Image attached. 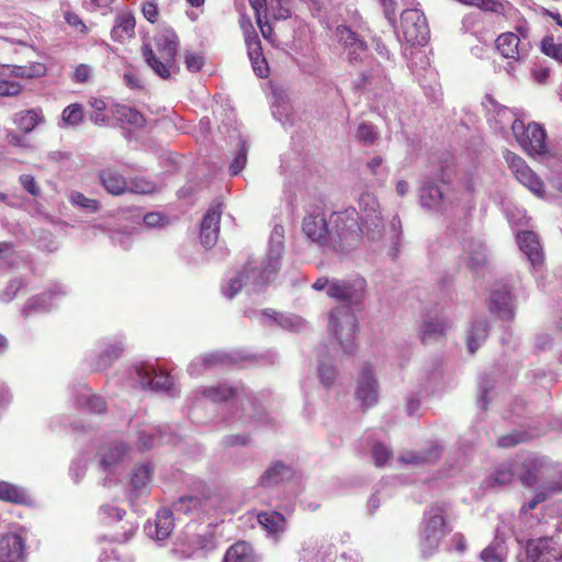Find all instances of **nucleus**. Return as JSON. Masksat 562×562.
<instances>
[{"instance_id": "nucleus-60", "label": "nucleus", "mask_w": 562, "mask_h": 562, "mask_svg": "<svg viewBox=\"0 0 562 562\" xmlns=\"http://www.w3.org/2000/svg\"><path fill=\"white\" fill-rule=\"evenodd\" d=\"M494 387V382L493 380H491L488 376H484L480 380V383H479V391H480V405L483 409L486 408L487 406V393L490 390H492Z\"/></svg>"}, {"instance_id": "nucleus-12", "label": "nucleus", "mask_w": 562, "mask_h": 562, "mask_svg": "<svg viewBox=\"0 0 562 562\" xmlns=\"http://www.w3.org/2000/svg\"><path fill=\"white\" fill-rule=\"evenodd\" d=\"M488 307L503 319H512L515 314L514 296L506 284H496L490 294Z\"/></svg>"}, {"instance_id": "nucleus-7", "label": "nucleus", "mask_w": 562, "mask_h": 562, "mask_svg": "<svg viewBox=\"0 0 562 562\" xmlns=\"http://www.w3.org/2000/svg\"><path fill=\"white\" fill-rule=\"evenodd\" d=\"M512 131L524 148L529 155H541L546 153V132L537 123H530L525 127L522 121L514 120L512 124Z\"/></svg>"}, {"instance_id": "nucleus-61", "label": "nucleus", "mask_w": 562, "mask_h": 562, "mask_svg": "<svg viewBox=\"0 0 562 562\" xmlns=\"http://www.w3.org/2000/svg\"><path fill=\"white\" fill-rule=\"evenodd\" d=\"M142 12L148 22L154 23L158 18V5L154 0H146L142 5Z\"/></svg>"}, {"instance_id": "nucleus-36", "label": "nucleus", "mask_w": 562, "mask_h": 562, "mask_svg": "<svg viewBox=\"0 0 562 562\" xmlns=\"http://www.w3.org/2000/svg\"><path fill=\"white\" fill-rule=\"evenodd\" d=\"M443 379L442 366L439 363L432 364L424 371V385L427 392H435L441 385Z\"/></svg>"}, {"instance_id": "nucleus-51", "label": "nucleus", "mask_w": 562, "mask_h": 562, "mask_svg": "<svg viewBox=\"0 0 562 562\" xmlns=\"http://www.w3.org/2000/svg\"><path fill=\"white\" fill-rule=\"evenodd\" d=\"M495 121L499 124L501 128H505L507 125L512 126L514 120H518L516 113L505 106L495 105Z\"/></svg>"}, {"instance_id": "nucleus-3", "label": "nucleus", "mask_w": 562, "mask_h": 562, "mask_svg": "<svg viewBox=\"0 0 562 562\" xmlns=\"http://www.w3.org/2000/svg\"><path fill=\"white\" fill-rule=\"evenodd\" d=\"M517 477L525 486L538 483L550 493L562 492V471L551 464L547 458L527 456L515 460Z\"/></svg>"}, {"instance_id": "nucleus-47", "label": "nucleus", "mask_w": 562, "mask_h": 562, "mask_svg": "<svg viewBox=\"0 0 562 562\" xmlns=\"http://www.w3.org/2000/svg\"><path fill=\"white\" fill-rule=\"evenodd\" d=\"M317 371L321 383L326 387H330L337 374L334 364L329 361H321Z\"/></svg>"}, {"instance_id": "nucleus-11", "label": "nucleus", "mask_w": 562, "mask_h": 562, "mask_svg": "<svg viewBox=\"0 0 562 562\" xmlns=\"http://www.w3.org/2000/svg\"><path fill=\"white\" fill-rule=\"evenodd\" d=\"M505 160L514 172L516 179L527 187L532 193L538 196L543 195V182L540 178L526 165L524 159L518 155L506 151Z\"/></svg>"}, {"instance_id": "nucleus-58", "label": "nucleus", "mask_w": 562, "mask_h": 562, "mask_svg": "<svg viewBox=\"0 0 562 562\" xmlns=\"http://www.w3.org/2000/svg\"><path fill=\"white\" fill-rule=\"evenodd\" d=\"M19 182L22 188L29 192L33 196H38L41 194V188L35 181L34 177L31 175H21L19 178Z\"/></svg>"}, {"instance_id": "nucleus-46", "label": "nucleus", "mask_w": 562, "mask_h": 562, "mask_svg": "<svg viewBox=\"0 0 562 562\" xmlns=\"http://www.w3.org/2000/svg\"><path fill=\"white\" fill-rule=\"evenodd\" d=\"M63 122L69 126H77L83 120V109L80 104L74 103L66 106L61 114Z\"/></svg>"}, {"instance_id": "nucleus-49", "label": "nucleus", "mask_w": 562, "mask_h": 562, "mask_svg": "<svg viewBox=\"0 0 562 562\" xmlns=\"http://www.w3.org/2000/svg\"><path fill=\"white\" fill-rule=\"evenodd\" d=\"M505 555V550L499 543L488 546L480 554L481 560L484 562H503Z\"/></svg>"}, {"instance_id": "nucleus-42", "label": "nucleus", "mask_w": 562, "mask_h": 562, "mask_svg": "<svg viewBox=\"0 0 562 562\" xmlns=\"http://www.w3.org/2000/svg\"><path fill=\"white\" fill-rule=\"evenodd\" d=\"M123 351V346L121 342H115L110 345L99 356L97 361V369L105 370L108 369L121 355Z\"/></svg>"}, {"instance_id": "nucleus-8", "label": "nucleus", "mask_w": 562, "mask_h": 562, "mask_svg": "<svg viewBox=\"0 0 562 562\" xmlns=\"http://www.w3.org/2000/svg\"><path fill=\"white\" fill-rule=\"evenodd\" d=\"M401 27L405 40L411 44H423L428 38L426 18L418 9H407L402 12Z\"/></svg>"}, {"instance_id": "nucleus-18", "label": "nucleus", "mask_w": 562, "mask_h": 562, "mask_svg": "<svg viewBox=\"0 0 562 562\" xmlns=\"http://www.w3.org/2000/svg\"><path fill=\"white\" fill-rule=\"evenodd\" d=\"M449 325L446 318L434 316L426 318L419 327V338L423 344H431L445 337Z\"/></svg>"}, {"instance_id": "nucleus-13", "label": "nucleus", "mask_w": 562, "mask_h": 562, "mask_svg": "<svg viewBox=\"0 0 562 562\" xmlns=\"http://www.w3.org/2000/svg\"><path fill=\"white\" fill-rule=\"evenodd\" d=\"M222 204H212L201 223L200 240L205 248H212L218 238Z\"/></svg>"}, {"instance_id": "nucleus-23", "label": "nucleus", "mask_w": 562, "mask_h": 562, "mask_svg": "<svg viewBox=\"0 0 562 562\" xmlns=\"http://www.w3.org/2000/svg\"><path fill=\"white\" fill-rule=\"evenodd\" d=\"M519 42L516 34L503 33L496 40V48L503 57L519 60L525 55V48H519Z\"/></svg>"}, {"instance_id": "nucleus-19", "label": "nucleus", "mask_w": 562, "mask_h": 562, "mask_svg": "<svg viewBox=\"0 0 562 562\" xmlns=\"http://www.w3.org/2000/svg\"><path fill=\"white\" fill-rule=\"evenodd\" d=\"M173 526L172 513L169 509H160L156 515L155 522L147 524L145 531L150 538L162 541L171 535Z\"/></svg>"}, {"instance_id": "nucleus-34", "label": "nucleus", "mask_w": 562, "mask_h": 562, "mask_svg": "<svg viewBox=\"0 0 562 562\" xmlns=\"http://www.w3.org/2000/svg\"><path fill=\"white\" fill-rule=\"evenodd\" d=\"M125 451L126 448L123 443L116 442L110 445L101 457V467L103 470L111 471L112 468L123 459Z\"/></svg>"}, {"instance_id": "nucleus-10", "label": "nucleus", "mask_w": 562, "mask_h": 562, "mask_svg": "<svg viewBox=\"0 0 562 562\" xmlns=\"http://www.w3.org/2000/svg\"><path fill=\"white\" fill-rule=\"evenodd\" d=\"M356 397L362 406L370 407L378 403L379 384L370 363H363L357 380Z\"/></svg>"}, {"instance_id": "nucleus-16", "label": "nucleus", "mask_w": 562, "mask_h": 562, "mask_svg": "<svg viewBox=\"0 0 562 562\" xmlns=\"http://www.w3.org/2000/svg\"><path fill=\"white\" fill-rule=\"evenodd\" d=\"M303 232L312 241L324 245L328 241L330 232L325 215L321 212L311 213L303 220Z\"/></svg>"}, {"instance_id": "nucleus-31", "label": "nucleus", "mask_w": 562, "mask_h": 562, "mask_svg": "<svg viewBox=\"0 0 562 562\" xmlns=\"http://www.w3.org/2000/svg\"><path fill=\"white\" fill-rule=\"evenodd\" d=\"M223 562H255L252 549L245 541L236 542L226 551Z\"/></svg>"}, {"instance_id": "nucleus-27", "label": "nucleus", "mask_w": 562, "mask_h": 562, "mask_svg": "<svg viewBox=\"0 0 562 562\" xmlns=\"http://www.w3.org/2000/svg\"><path fill=\"white\" fill-rule=\"evenodd\" d=\"M43 121L44 115L41 109L20 111L13 119L14 124L24 133H31Z\"/></svg>"}, {"instance_id": "nucleus-32", "label": "nucleus", "mask_w": 562, "mask_h": 562, "mask_svg": "<svg viewBox=\"0 0 562 562\" xmlns=\"http://www.w3.org/2000/svg\"><path fill=\"white\" fill-rule=\"evenodd\" d=\"M439 456V448L432 445L429 449H427V451L424 452L417 453L413 451H406L400 456V461L407 464H423L437 460Z\"/></svg>"}, {"instance_id": "nucleus-20", "label": "nucleus", "mask_w": 562, "mask_h": 562, "mask_svg": "<svg viewBox=\"0 0 562 562\" xmlns=\"http://www.w3.org/2000/svg\"><path fill=\"white\" fill-rule=\"evenodd\" d=\"M448 199L447 192L432 181H426L420 189V204L430 210H441Z\"/></svg>"}, {"instance_id": "nucleus-56", "label": "nucleus", "mask_w": 562, "mask_h": 562, "mask_svg": "<svg viewBox=\"0 0 562 562\" xmlns=\"http://www.w3.org/2000/svg\"><path fill=\"white\" fill-rule=\"evenodd\" d=\"M391 450L382 443L375 445L372 449V457L376 467H383L391 458Z\"/></svg>"}, {"instance_id": "nucleus-29", "label": "nucleus", "mask_w": 562, "mask_h": 562, "mask_svg": "<svg viewBox=\"0 0 562 562\" xmlns=\"http://www.w3.org/2000/svg\"><path fill=\"white\" fill-rule=\"evenodd\" d=\"M517 476L515 461L501 464L487 479L490 486H506Z\"/></svg>"}, {"instance_id": "nucleus-4", "label": "nucleus", "mask_w": 562, "mask_h": 562, "mask_svg": "<svg viewBox=\"0 0 562 562\" xmlns=\"http://www.w3.org/2000/svg\"><path fill=\"white\" fill-rule=\"evenodd\" d=\"M445 512L442 505L435 504L429 506L424 514L419 528L418 547L422 557L425 559L431 557L438 550L440 542L448 533Z\"/></svg>"}, {"instance_id": "nucleus-37", "label": "nucleus", "mask_w": 562, "mask_h": 562, "mask_svg": "<svg viewBox=\"0 0 562 562\" xmlns=\"http://www.w3.org/2000/svg\"><path fill=\"white\" fill-rule=\"evenodd\" d=\"M236 389L226 384L209 386L203 390V395L214 403L227 401L236 395Z\"/></svg>"}, {"instance_id": "nucleus-6", "label": "nucleus", "mask_w": 562, "mask_h": 562, "mask_svg": "<svg viewBox=\"0 0 562 562\" xmlns=\"http://www.w3.org/2000/svg\"><path fill=\"white\" fill-rule=\"evenodd\" d=\"M358 210L363 234L371 240H380L384 224L375 194L368 191L362 192L358 198Z\"/></svg>"}, {"instance_id": "nucleus-57", "label": "nucleus", "mask_w": 562, "mask_h": 562, "mask_svg": "<svg viewBox=\"0 0 562 562\" xmlns=\"http://www.w3.org/2000/svg\"><path fill=\"white\" fill-rule=\"evenodd\" d=\"M243 415L246 419H257L263 415V411L257 406L252 398H247L243 403Z\"/></svg>"}, {"instance_id": "nucleus-28", "label": "nucleus", "mask_w": 562, "mask_h": 562, "mask_svg": "<svg viewBox=\"0 0 562 562\" xmlns=\"http://www.w3.org/2000/svg\"><path fill=\"white\" fill-rule=\"evenodd\" d=\"M488 324L486 321L477 319L473 323L469 336L467 338V346L470 353H474L482 342L487 338Z\"/></svg>"}, {"instance_id": "nucleus-26", "label": "nucleus", "mask_w": 562, "mask_h": 562, "mask_svg": "<svg viewBox=\"0 0 562 562\" xmlns=\"http://www.w3.org/2000/svg\"><path fill=\"white\" fill-rule=\"evenodd\" d=\"M135 18L131 12L120 13L111 31L112 38L122 42L133 37L135 34Z\"/></svg>"}, {"instance_id": "nucleus-50", "label": "nucleus", "mask_w": 562, "mask_h": 562, "mask_svg": "<svg viewBox=\"0 0 562 562\" xmlns=\"http://www.w3.org/2000/svg\"><path fill=\"white\" fill-rule=\"evenodd\" d=\"M69 200L74 205L80 206L89 212H97L99 209V202L97 200L89 199L78 191L71 192Z\"/></svg>"}, {"instance_id": "nucleus-45", "label": "nucleus", "mask_w": 562, "mask_h": 562, "mask_svg": "<svg viewBox=\"0 0 562 562\" xmlns=\"http://www.w3.org/2000/svg\"><path fill=\"white\" fill-rule=\"evenodd\" d=\"M541 52L562 65V44L555 43L552 35H547L542 38Z\"/></svg>"}, {"instance_id": "nucleus-24", "label": "nucleus", "mask_w": 562, "mask_h": 562, "mask_svg": "<svg viewBox=\"0 0 562 562\" xmlns=\"http://www.w3.org/2000/svg\"><path fill=\"white\" fill-rule=\"evenodd\" d=\"M99 178L103 188L113 195H121L127 191L125 178L116 170L106 168L100 171Z\"/></svg>"}, {"instance_id": "nucleus-40", "label": "nucleus", "mask_w": 562, "mask_h": 562, "mask_svg": "<svg viewBox=\"0 0 562 562\" xmlns=\"http://www.w3.org/2000/svg\"><path fill=\"white\" fill-rule=\"evenodd\" d=\"M52 296L53 293H43L42 295L34 296L30 299V301L26 303L25 307L23 308L24 315H30L31 313L35 312H46L52 307Z\"/></svg>"}, {"instance_id": "nucleus-25", "label": "nucleus", "mask_w": 562, "mask_h": 562, "mask_svg": "<svg viewBox=\"0 0 562 562\" xmlns=\"http://www.w3.org/2000/svg\"><path fill=\"white\" fill-rule=\"evenodd\" d=\"M210 499H201L196 496H181L177 502L173 503V510L177 514L194 515L195 513L215 507V504H209Z\"/></svg>"}, {"instance_id": "nucleus-9", "label": "nucleus", "mask_w": 562, "mask_h": 562, "mask_svg": "<svg viewBox=\"0 0 562 562\" xmlns=\"http://www.w3.org/2000/svg\"><path fill=\"white\" fill-rule=\"evenodd\" d=\"M131 375L143 390L168 391L172 385V380L169 374L164 371H158L154 366L148 363L136 364Z\"/></svg>"}, {"instance_id": "nucleus-63", "label": "nucleus", "mask_w": 562, "mask_h": 562, "mask_svg": "<svg viewBox=\"0 0 562 562\" xmlns=\"http://www.w3.org/2000/svg\"><path fill=\"white\" fill-rule=\"evenodd\" d=\"M255 74L260 78H266L269 75V67L263 57L259 55L258 59H250Z\"/></svg>"}, {"instance_id": "nucleus-55", "label": "nucleus", "mask_w": 562, "mask_h": 562, "mask_svg": "<svg viewBox=\"0 0 562 562\" xmlns=\"http://www.w3.org/2000/svg\"><path fill=\"white\" fill-rule=\"evenodd\" d=\"M155 189V186L143 179V178H136L133 179L127 188L131 192L139 193V194H148L151 193Z\"/></svg>"}, {"instance_id": "nucleus-38", "label": "nucleus", "mask_w": 562, "mask_h": 562, "mask_svg": "<svg viewBox=\"0 0 562 562\" xmlns=\"http://www.w3.org/2000/svg\"><path fill=\"white\" fill-rule=\"evenodd\" d=\"M0 499L15 504H23L27 499L26 493L8 482H0Z\"/></svg>"}, {"instance_id": "nucleus-2", "label": "nucleus", "mask_w": 562, "mask_h": 562, "mask_svg": "<svg viewBox=\"0 0 562 562\" xmlns=\"http://www.w3.org/2000/svg\"><path fill=\"white\" fill-rule=\"evenodd\" d=\"M283 233L284 229L281 225L273 227L269 239V250L261 267L258 268L249 262L239 274L232 278L227 285L223 286V293L226 297L233 299L240 291L243 284H249L254 291H260L261 288L276 278L283 251Z\"/></svg>"}, {"instance_id": "nucleus-59", "label": "nucleus", "mask_w": 562, "mask_h": 562, "mask_svg": "<svg viewBox=\"0 0 562 562\" xmlns=\"http://www.w3.org/2000/svg\"><path fill=\"white\" fill-rule=\"evenodd\" d=\"M22 91V86L16 81L0 80V97H14Z\"/></svg>"}, {"instance_id": "nucleus-39", "label": "nucleus", "mask_w": 562, "mask_h": 562, "mask_svg": "<svg viewBox=\"0 0 562 562\" xmlns=\"http://www.w3.org/2000/svg\"><path fill=\"white\" fill-rule=\"evenodd\" d=\"M79 405L87 406L91 413H102L105 409V402L101 396L91 394L90 390L85 387L78 397Z\"/></svg>"}, {"instance_id": "nucleus-52", "label": "nucleus", "mask_w": 562, "mask_h": 562, "mask_svg": "<svg viewBox=\"0 0 562 562\" xmlns=\"http://www.w3.org/2000/svg\"><path fill=\"white\" fill-rule=\"evenodd\" d=\"M246 162H247L246 143L240 142V147H239L234 160L232 161V164L229 166V170H231L232 175L239 173L246 166Z\"/></svg>"}, {"instance_id": "nucleus-15", "label": "nucleus", "mask_w": 562, "mask_h": 562, "mask_svg": "<svg viewBox=\"0 0 562 562\" xmlns=\"http://www.w3.org/2000/svg\"><path fill=\"white\" fill-rule=\"evenodd\" d=\"M520 250L527 256L532 269H539L544 261L542 247L533 232L524 231L517 234Z\"/></svg>"}, {"instance_id": "nucleus-30", "label": "nucleus", "mask_w": 562, "mask_h": 562, "mask_svg": "<svg viewBox=\"0 0 562 562\" xmlns=\"http://www.w3.org/2000/svg\"><path fill=\"white\" fill-rule=\"evenodd\" d=\"M468 267L473 271L481 269L486 262L485 246L481 241L471 240L465 246Z\"/></svg>"}, {"instance_id": "nucleus-48", "label": "nucleus", "mask_w": 562, "mask_h": 562, "mask_svg": "<svg viewBox=\"0 0 562 562\" xmlns=\"http://www.w3.org/2000/svg\"><path fill=\"white\" fill-rule=\"evenodd\" d=\"M356 136L364 145H372L378 139V133L374 126L367 122L359 124Z\"/></svg>"}, {"instance_id": "nucleus-5", "label": "nucleus", "mask_w": 562, "mask_h": 562, "mask_svg": "<svg viewBox=\"0 0 562 562\" xmlns=\"http://www.w3.org/2000/svg\"><path fill=\"white\" fill-rule=\"evenodd\" d=\"M155 45L159 56L147 44L142 47L143 56L159 77L168 79L178 52V37L173 31L164 30L155 36Z\"/></svg>"}, {"instance_id": "nucleus-35", "label": "nucleus", "mask_w": 562, "mask_h": 562, "mask_svg": "<svg viewBox=\"0 0 562 562\" xmlns=\"http://www.w3.org/2000/svg\"><path fill=\"white\" fill-rule=\"evenodd\" d=\"M114 114L119 121L130 124L135 128L142 127L145 123L140 112L126 105H117Z\"/></svg>"}, {"instance_id": "nucleus-53", "label": "nucleus", "mask_w": 562, "mask_h": 562, "mask_svg": "<svg viewBox=\"0 0 562 562\" xmlns=\"http://www.w3.org/2000/svg\"><path fill=\"white\" fill-rule=\"evenodd\" d=\"M371 173L378 178L379 181L384 182L387 177V169L383 167V159L380 156L373 157L367 164Z\"/></svg>"}, {"instance_id": "nucleus-14", "label": "nucleus", "mask_w": 562, "mask_h": 562, "mask_svg": "<svg viewBox=\"0 0 562 562\" xmlns=\"http://www.w3.org/2000/svg\"><path fill=\"white\" fill-rule=\"evenodd\" d=\"M558 543L552 537L529 540L526 547L527 562H550L559 555Z\"/></svg>"}, {"instance_id": "nucleus-41", "label": "nucleus", "mask_w": 562, "mask_h": 562, "mask_svg": "<svg viewBox=\"0 0 562 562\" xmlns=\"http://www.w3.org/2000/svg\"><path fill=\"white\" fill-rule=\"evenodd\" d=\"M258 522L269 532H278L283 528L284 518L277 512L258 514Z\"/></svg>"}, {"instance_id": "nucleus-33", "label": "nucleus", "mask_w": 562, "mask_h": 562, "mask_svg": "<svg viewBox=\"0 0 562 562\" xmlns=\"http://www.w3.org/2000/svg\"><path fill=\"white\" fill-rule=\"evenodd\" d=\"M291 470L285 464L277 462L261 475L260 483L263 486L277 485L289 476Z\"/></svg>"}, {"instance_id": "nucleus-17", "label": "nucleus", "mask_w": 562, "mask_h": 562, "mask_svg": "<svg viewBox=\"0 0 562 562\" xmlns=\"http://www.w3.org/2000/svg\"><path fill=\"white\" fill-rule=\"evenodd\" d=\"M24 558V541L16 533L0 538V562H21Z\"/></svg>"}, {"instance_id": "nucleus-54", "label": "nucleus", "mask_w": 562, "mask_h": 562, "mask_svg": "<svg viewBox=\"0 0 562 562\" xmlns=\"http://www.w3.org/2000/svg\"><path fill=\"white\" fill-rule=\"evenodd\" d=\"M245 43L249 59H258V56L262 55L261 43L257 33L245 36Z\"/></svg>"}, {"instance_id": "nucleus-21", "label": "nucleus", "mask_w": 562, "mask_h": 562, "mask_svg": "<svg viewBox=\"0 0 562 562\" xmlns=\"http://www.w3.org/2000/svg\"><path fill=\"white\" fill-rule=\"evenodd\" d=\"M340 41L345 45L347 58L350 63H357L362 59L367 52L366 43L348 27L339 30Z\"/></svg>"}, {"instance_id": "nucleus-43", "label": "nucleus", "mask_w": 562, "mask_h": 562, "mask_svg": "<svg viewBox=\"0 0 562 562\" xmlns=\"http://www.w3.org/2000/svg\"><path fill=\"white\" fill-rule=\"evenodd\" d=\"M151 467L149 464H140L135 467L131 484L135 491L142 493V490L147 486L150 481Z\"/></svg>"}, {"instance_id": "nucleus-22", "label": "nucleus", "mask_w": 562, "mask_h": 562, "mask_svg": "<svg viewBox=\"0 0 562 562\" xmlns=\"http://www.w3.org/2000/svg\"><path fill=\"white\" fill-rule=\"evenodd\" d=\"M232 362V357L227 353L215 351L212 353H207L202 356L201 358L194 360L189 366V373L191 375H200L206 369H211L217 366H223Z\"/></svg>"}, {"instance_id": "nucleus-64", "label": "nucleus", "mask_w": 562, "mask_h": 562, "mask_svg": "<svg viewBox=\"0 0 562 562\" xmlns=\"http://www.w3.org/2000/svg\"><path fill=\"white\" fill-rule=\"evenodd\" d=\"M304 559L307 562H331L333 561V552H331L330 548L327 547L322 552V555L318 557V554L313 555L310 550L305 549Z\"/></svg>"}, {"instance_id": "nucleus-1", "label": "nucleus", "mask_w": 562, "mask_h": 562, "mask_svg": "<svg viewBox=\"0 0 562 562\" xmlns=\"http://www.w3.org/2000/svg\"><path fill=\"white\" fill-rule=\"evenodd\" d=\"M366 288V280L356 278L351 280L334 279L328 289V297L342 304L331 311L329 330L346 355H353L357 349L355 336L358 321L352 308L362 303Z\"/></svg>"}, {"instance_id": "nucleus-62", "label": "nucleus", "mask_w": 562, "mask_h": 562, "mask_svg": "<svg viewBox=\"0 0 562 562\" xmlns=\"http://www.w3.org/2000/svg\"><path fill=\"white\" fill-rule=\"evenodd\" d=\"M186 67L189 71L196 72L203 67V57L198 54L187 53L184 56Z\"/></svg>"}, {"instance_id": "nucleus-44", "label": "nucleus", "mask_w": 562, "mask_h": 562, "mask_svg": "<svg viewBox=\"0 0 562 562\" xmlns=\"http://www.w3.org/2000/svg\"><path fill=\"white\" fill-rule=\"evenodd\" d=\"M7 69L14 77L34 78L44 74V66L41 64L30 66H7Z\"/></svg>"}]
</instances>
